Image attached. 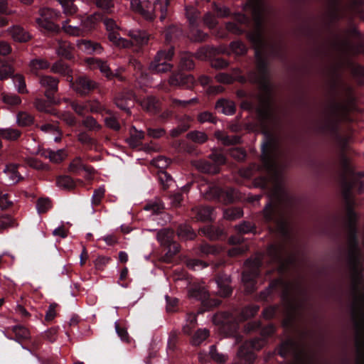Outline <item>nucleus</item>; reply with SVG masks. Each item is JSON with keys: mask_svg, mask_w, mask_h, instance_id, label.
I'll use <instances>...</instances> for the list:
<instances>
[{"mask_svg": "<svg viewBox=\"0 0 364 364\" xmlns=\"http://www.w3.org/2000/svg\"><path fill=\"white\" fill-rule=\"evenodd\" d=\"M246 6L251 9L254 21V30L247 33V37L255 46L256 70L250 71L247 77L252 83L257 84L259 89L258 105L256 108L257 118L280 119L279 109L272 101L267 63L264 58V55L267 54L278 55L280 45L264 39L263 23L265 8L262 1L248 0Z\"/></svg>", "mask_w": 364, "mask_h": 364, "instance_id": "f257e3e1", "label": "nucleus"}, {"mask_svg": "<svg viewBox=\"0 0 364 364\" xmlns=\"http://www.w3.org/2000/svg\"><path fill=\"white\" fill-rule=\"evenodd\" d=\"M340 164L345 174L342 181V195L345 200L348 220V267L350 279L351 296H364V257L356 238V215L353 210V190L360 194L364 190V173H350L348 159L344 153L340 154Z\"/></svg>", "mask_w": 364, "mask_h": 364, "instance_id": "f03ea898", "label": "nucleus"}, {"mask_svg": "<svg viewBox=\"0 0 364 364\" xmlns=\"http://www.w3.org/2000/svg\"><path fill=\"white\" fill-rule=\"evenodd\" d=\"M270 197L271 201L262 212L263 220L274 225L273 228L269 227V230L279 233L282 240L269 245L267 253L272 262L279 264V271L282 273L296 259L294 245L289 232L284 210L293 204V199L287 191L279 186L273 188Z\"/></svg>", "mask_w": 364, "mask_h": 364, "instance_id": "7ed1b4c3", "label": "nucleus"}, {"mask_svg": "<svg viewBox=\"0 0 364 364\" xmlns=\"http://www.w3.org/2000/svg\"><path fill=\"white\" fill-rule=\"evenodd\" d=\"M360 37V33L355 26L346 28L340 36H337L332 44L338 57L326 68L325 73L332 88H335L340 79L339 70L349 68L354 76H364V66L354 64L352 57L358 54L364 55V43L354 44L352 39Z\"/></svg>", "mask_w": 364, "mask_h": 364, "instance_id": "20e7f679", "label": "nucleus"}, {"mask_svg": "<svg viewBox=\"0 0 364 364\" xmlns=\"http://www.w3.org/2000/svg\"><path fill=\"white\" fill-rule=\"evenodd\" d=\"M341 90L347 100L331 103L323 113L317 126L322 132L334 136L341 153H344L348 146V139L338 134V123L340 121L351 120L349 113L354 109L355 106L353 88L346 83H342Z\"/></svg>", "mask_w": 364, "mask_h": 364, "instance_id": "39448f33", "label": "nucleus"}, {"mask_svg": "<svg viewBox=\"0 0 364 364\" xmlns=\"http://www.w3.org/2000/svg\"><path fill=\"white\" fill-rule=\"evenodd\" d=\"M261 159L267 171L274 177H277L287 166V151L281 142L274 138L263 144Z\"/></svg>", "mask_w": 364, "mask_h": 364, "instance_id": "423d86ee", "label": "nucleus"}, {"mask_svg": "<svg viewBox=\"0 0 364 364\" xmlns=\"http://www.w3.org/2000/svg\"><path fill=\"white\" fill-rule=\"evenodd\" d=\"M364 0H349V4H343L341 0H327V8L323 15V21L326 24L336 23L348 18L350 12L358 14L364 19L362 6Z\"/></svg>", "mask_w": 364, "mask_h": 364, "instance_id": "0eeeda50", "label": "nucleus"}, {"mask_svg": "<svg viewBox=\"0 0 364 364\" xmlns=\"http://www.w3.org/2000/svg\"><path fill=\"white\" fill-rule=\"evenodd\" d=\"M259 310V305L249 304L234 312H223L218 321V324L227 331V333L233 334L238 330L240 322L254 317Z\"/></svg>", "mask_w": 364, "mask_h": 364, "instance_id": "6e6552de", "label": "nucleus"}, {"mask_svg": "<svg viewBox=\"0 0 364 364\" xmlns=\"http://www.w3.org/2000/svg\"><path fill=\"white\" fill-rule=\"evenodd\" d=\"M168 4V0H165L164 3L161 0H156L154 4L149 1L132 0L131 8L148 21H153L156 16V11H159V19L163 21L166 18Z\"/></svg>", "mask_w": 364, "mask_h": 364, "instance_id": "1a4fd4ad", "label": "nucleus"}, {"mask_svg": "<svg viewBox=\"0 0 364 364\" xmlns=\"http://www.w3.org/2000/svg\"><path fill=\"white\" fill-rule=\"evenodd\" d=\"M174 235V230L171 228H163L156 234V239L161 246L167 249L166 253L160 258V261L163 262L169 263L180 252L181 245L173 240Z\"/></svg>", "mask_w": 364, "mask_h": 364, "instance_id": "9d476101", "label": "nucleus"}, {"mask_svg": "<svg viewBox=\"0 0 364 364\" xmlns=\"http://www.w3.org/2000/svg\"><path fill=\"white\" fill-rule=\"evenodd\" d=\"M262 259V256L257 255L254 259H247L245 263V269L242 273V282L247 292L249 294L255 289V279L259 274Z\"/></svg>", "mask_w": 364, "mask_h": 364, "instance_id": "9b49d317", "label": "nucleus"}, {"mask_svg": "<svg viewBox=\"0 0 364 364\" xmlns=\"http://www.w3.org/2000/svg\"><path fill=\"white\" fill-rule=\"evenodd\" d=\"M356 329L355 348L358 354L357 364H364V314L355 321Z\"/></svg>", "mask_w": 364, "mask_h": 364, "instance_id": "f8f14e48", "label": "nucleus"}, {"mask_svg": "<svg viewBox=\"0 0 364 364\" xmlns=\"http://www.w3.org/2000/svg\"><path fill=\"white\" fill-rule=\"evenodd\" d=\"M208 198L217 199L224 203H231L237 198V191L232 188L222 189L218 187H213L210 189Z\"/></svg>", "mask_w": 364, "mask_h": 364, "instance_id": "ddd939ff", "label": "nucleus"}, {"mask_svg": "<svg viewBox=\"0 0 364 364\" xmlns=\"http://www.w3.org/2000/svg\"><path fill=\"white\" fill-rule=\"evenodd\" d=\"M59 80L50 75H43L40 78V84L45 89L44 95L51 104H56L54 95L58 90Z\"/></svg>", "mask_w": 364, "mask_h": 364, "instance_id": "4468645a", "label": "nucleus"}, {"mask_svg": "<svg viewBox=\"0 0 364 364\" xmlns=\"http://www.w3.org/2000/svg\"><path fill=\"white\" fill-rule=\"evenodd\" d=\"M134 97L135 95L132 90H124L115 97L114 103L118 108L131 115L130 107H133Z\"/></svg>", "mask_w": 364, "mask_h": 364, "instance_id": "2eb2a0df", "label": "nucleus"}, {"mask_svg": "<svg viewBox=\"0 0 364 364\" xmlns=\"http://www.w3.org/2000/svg\"><path fill=\"white\" fill-rule=\"evenodd\" d=\"M264 343V341L260 338L252 340L250 343L251 349H246L245 346H242L239 348L238 354L249 364L253 363L255 360V355L253 350H260L263 347Z\"/></svg>", "mask_w": 364, "mask_h": 364, "instance_id": "dca6fc26", "label": "nucleus"}, {"mask_svg": "<svg viewBox=\"0 0 364 364\" xmlns=\"http://www.w3.org/2000/svg\"><path fill=\"white\" fill-rule=\"evenodd\" d=\"M73 85L74 90L80 95H87L97 87V83L86 75L77 77Z\"/></svg>", "mask_w": 364, "mask_h": 364, "instance_id": "f3484780", "label": "nucleus"}, {"mask_svg": "<svg viewBox=\"0 0 364 364\" xmlns=\"http://www.w3.org/2000/svg\"><path fill=\"white\" fill-rule=\"evenodd\" d=\"M191 164L202 173L216 175L220 173V169H216L215 166L213 165L208 159L193 160Z\"/></svg>", "mask_w": 364, "mask_h": 364, "instance_id": "a211bd4d", "label": "nucleus"}, {"mask_svg": "<svg viewBox=\"0 0 364 364\" xmlns=\"http://www.w3.org/2000/svg\"><path fill=\"white\" fill-rule=\"evenodd\" d=\"M200 301V307L197 313L202 314L205 311L213 310L215 308L219 306L222 303L221 300L216 299V297H198Z\"/></svg>", "mask_w": 364, "mask_h": 364, "instance_id": "6ab92c4d", "label": "nucleus"}, {"mask_svg": "<svg viewBox=\"0 0 364 364\" xmlns=\"http://www.w3.org/2000/svg\"><path fill=\"white\" fill-rule=\"evenodd\" d=\"M141 106L146 112L156 114L161 109V102L154 96H148L141 101Z\"/></svg>", "mask_w": 364, "mask_h": 364, "instance_id": "aec40b11", "label": "nucleus"}, {"mask_svg": "<svg viewBox=\"0 0 364 364\" xmlns=\"http://www.w3.org/2000/svg\"><path fill=\"white\" fill-rule=\"evenodd\" d=\"M50 70L53 73H57L66 76L68 81L70 82H73V70L66 63H65L62 60H58L55 62L54 64H53Z\"/></svg>", "mask_w": 364, "mask_h": 364, "instance_id": "412c9836", "label": "nucleus"}, {"mask_svg": "<svg viewBox=\"0 0 364 364\" xmlns=\"http://www.w3.org/2000/svg\"><path fill=\"white\" fill-rule=\"evenodd\" d=\"M40 154L44 158L49 159V160L55 164H59L65 159L67 154L64 149H59L56 151L46 149L40 152Z\"/></svg>", "mask_w": 364, "mask_h": 364, "instance_id": "4be33fe9", "label": "nucleus"}, {"mask_svg": "<svg viewBox=\"0 0 364 364\" xmlns=\"http://www.w3.org/2000/svg\"><path fill=\"white\" fill-rule=\"evenodd\" d=\"M171 60H162L158 63L151 61L149 65V70L154 73H166L171 72L173 65L170 63Z\"/></svg>", "mask_w": 364, "mask_h": 364, "instance_id": "5701e85b", "label": "nucleus"}, {"mask_svg": "<svg viewBox=\"0 0 364 364\" xmlns=\"http://www.w3.org/2000/svg\"><path fill=\"white\" fill-rule=\"evenodd\" d=\"M195 68L193 55L189 52H183L180 55L179 70L191 71Z\"/></svg>", "mask_w": 364, "mask_h": 364, "instance_id": "b1692460", "label": "nucleus"}, {"mask_svg": "<svg viewBox=\"0 0 364 364\" xmlns=\"http://www.w3.org/2000/svg\"><path fill=\"white\" fill-rule=\"evenodd\" d=\"M213 208L209 206H200L191 209L192 215L197 220L208 221L210 220V215Z\"/></svg>", "mask_w": 364, "mask_h": 364, "instance_id": "393cba45", "label": "nucleus"}, {"mask_svg": "<svg viewBox=\"0 0 364 364\" xmlns=\"http://www.w3.org/2000/svg\"><path fill=\"white\" fill-rule=\"evenodd\" d=\"M268 288L270 289L269 294H277L281 291L282 296H288L290 287L289 284L284 282L282 279H277L270 282Z\"/></svg>", "mask_w": 364, "mask_h": 364, "instance_id": "a878e982", "label": "nucleus"}, {"mask_svg": "<svg viewBox=\"0 0 364 364\" xmlns=\"http://www.w3.org/2000/svg\"><path fill=\"white\" fill-rule=\"evenodd\" d=\"M84 170L88 174H92L94 172L93 168L87 166L82 163V159L80 157L74 159L69 165L68 171L73 174H78L80 171Z\"/></svg>", "mask_w": 364, "mask_h": 364, "instance_id": "bb28decb", "label": "nucleus"}, {"mask_svg": "<svg viewBox=\"0 0 364 364\" xmlns=\"http://www.w3.org/2000/svg\"><path fill=\"white\" fill-rule=\"evenodd\" d=\"M9 32L15 41L26 43L31 39L30 34L19 26H14L9 28Z\"/></svg>", "mask_w": 364, "mask_h": 364, "instance_id": "cd10ccee", "label": "nucleus"}, {"mask_svg": "<svg viewBox=\"0 0 364 364\" xmlns=\"http://www.w3.org/2000/svg\"><path fill=\"white\" fill-rule=\"evenodd\" d=\"M296 348V342L291 339H288L279 344L278 346V353L282 358H286L295 351Z\"/></svg>", "mask_w": 364, "mask_h": 364, "instance_id": "c85d7f7f", "label": "nucleus"}, {"mask_svg": "<svg viewBox=\"0 0 364 364\" xmlns=\"http://www.w3.org/2000/svg\"><path fill=\"white\" fill-rule=\"evenodd\" d=\"M175 55V47L169 46L167 48L159 49L154 55L152 61L158 63L162 60H172Z\"/></svg>", "mask_w": 364, "mask_h": 364, "instance_id": "c756f323", "label": "nucleus"}, {"mask_svg": "<svg viewBox=\"0 0 364 364\" xmlns=\"http://www.w3.org/2000/svg\"><path fill=\"white\" fill-rule=\"evenodd\" d=\"M176 234L182 240H193L196 237V234L187 224H181L178 226Z\"/></svg>", "mask_w": 364, "mask_h": 364, "instance_id": "7c9ffc66", "label": "nucleus"}, {"mask_svg": "<svg viewBox=\"0 0 364 364\" xmlns=\"http://www.w3.org/2000/svg\"><path fill=\"white\" fill-rule=\"evenodd\" d=\"M208 159L213 165L215 166L216 169L220 170V166L226 163V158L221 151L213 149L208 155Z\"/></svg>", "mask_w": 364, "mask_h": 364, "instance_id": "2f4dec72", "label": "nucleus"}, {"mask_svg": "<svg viewBox=\"0 0 364 364\" xmlns=\"http://www.w3.org/2000/svg\"><path fill=\"white\" fill-rule=\"evenodd\" d=\"M200 231L211 240H218L224 234L223 229L213 225L201 228Z\"/></svg>", "mask_w": 364, "mask_h": 364, "instance_id": "473e14b6", "label": "nucleus"}, {"mask_svg": "<svg viewBox=\"0 0 364 364\" xmlns=\"http://www.w3.org/2000/svg\"><path fill=\"white\" fill-rule=\"evenodd\" d=\"M144 137V133L141 131H138L135 127H132L130 130V136L126 141L132 148H136L141 144V140Z\"/></svg>", "mask_w": 364, "mask_h": 364, "instance_id": "72a5a7b5", "label": "nucleus"}, {"mask_svg": "<svg viewBox=\"0 0 364 364\" xmlns=\"http://www.w3.org/2000/svg\"><path fill=\"white\" fill-rule=\"evenodd\" d=\"M12 333L15 337L14 340L18 343L26 341L30 338L28 329L21 325L14 326L12 328Z\"/></svg>", "mask_w": 364, "mask_h": 364, "instance_id": "f704fd0d", "label": "nucleus"}, {"mask_svg": "<svg viewBox=\"0 0 364 364\" xmlns=\"http://www.w3.org/2000/svg\"><path fill=\"white\" fill-rule=\"evenodd\" d=\"M100 19H102V14L100 13H95L87 16L82 23L81 28L83 29L84 33L93 28L95 23L100 21Z\"/></svg>", "mask_w": 364, "mask_h": 364, "instance_id": "c9c22d12", "label": "nucleus"}, {"mask_svg": "<svg viewBox=\"0 0 364 364\" xmlns=\"http://www.w3.org/2000/svg\"><path fill=\"white\" fill-rule=\"evenodd\" d=\"M215 108H221L222 112L225 114H232L235 112V103L225 99L218 100L215 104Z\"/></svg>", "mask_w": 364, "mask_h": 364, "instance_id": "e433bc0d", "label": "nucleus"}, {"mask_svg": "<svg viewBox=\"0 0 364 364\" xmlns=\"http://www.w3.org/2000/svg\"><path fill=\"white\" fill-rule=\"evenodd\" d=\"M131 40L129 41V46L135 45H144L148 42V38L146 34L139 31H133L129 32Z\"/></svg>", "mask_w": 364, "mask_h": 364, "instance_id": "4c0bfd02", "label": "nucleus"}, {"mask_svg": "<svg viewBox=\"0 0 364 364\" xmlns=\"http://www.w3.org/2000/svg\"><path fill=\"white\" fill-rule=\"evenodd\" d=\"M50 66L49 62L43 58H36L30 61L29 68L31 73H36L39 70L48 69Z\"/></svg>", "mask_w": 364, "mask_h": 364, "instance_id": "58836bf2", "label": "nucleus"}, {"mask_svg": "<svg viewBox=\"0 0 364 364\" xmlns=\"http://www.w3.org/2000/svg\"><path fill=\"white\" fill-rule=\"evenodd\" d=\"M21 134V131H19L17 129H0V137L9 141H15L18 139L20 137Z\"/></svg>", "mask_w": 364, "mask_h": 364, "instance_id": "ea45409f", "label": "nucleus"}, {"mask_svg": "<svg viewBox=\"0 0 364 364\" xmlns=\"http://www.w3.org/2000/svg\"><path fill=\"white\" fill-rule=\"evenodd\" d=\"M186 16L191 27L193 28L198 26V20L200 16V12L198 9L192 6L186 7Z\"/></svg>", "mask_w": 364, "mask_h": 364, "instance_id": "a19ab883", "label": "nucleus"}, {"mask_svg": "<svg viewBox=\"0 0 364 364\" xmlns=\"http://www.w3.org/2000/svg\"><path fill=\"white\" fill-rule=\"evenodd\" d=\"M182 35V31L176 26H169L165 31V41L169 44L174 39L179 38Z\"/></svg>", "mask_w": 364, "mask_h": 364, "instance_id": "79ce46f5", "label": "nucleus"}, {"mask_svg": "<svg viewBox=\"0 0 364 364\" xmlns=\"http://www.w3.org/2000/svg\"><path fill=\"white\" fill-rule=\"evenodd\" d=\"M189 296H209L210 292L203 284H193L188 290Z\"/></svg>", "mask_w": 364, "mask_h": 364, "instance_id": "37998d69", "label": "nucleus"}, {"mask_svg": "<svg viewBox=\"0 0 364 364\" xmlns=\"http://www.w3.org/2000/svg\"><path fill=\"white\" fill-rule=\"evenodd\" d=\"M82 124L89 131L97 132L102 129V125L92 116L85 117L82 121Z\"/></svg>", "mask_w": 364, "mask_h": 364, "instance_id": "c03bdc74", "label": "nucleus"}, {"mask_svg": "<svg viewBox=\"0 0 364 364\" xmlns=\"http://www.w3.org/2000/svg\"><path fill=\"white\" fill-rule=\"evenodd\" d=\"M56 183L58 187L65 190H72L75 187L74 181L68 176H60L58 177Z\"/></svg>", "mask_w": 364, "mask_h": 364, "instance_id": "a18cd8bd", "label": "nucleus"}, {"mask_svg": "<svg viewBox=\"0 0 364 364\" xmlns=\"http://www.w3.org/2000/svg\"><path fill=\"white\" fill-rule=\"evenodd\" d=\"M217 283L223 296H229L232 293V289L230 286V279L229 277H220L217 280Z\"/></svg>", "mask_w": 364, "mask_h": 364, "instance_id": "49530a36", "label": "nucleus"}, {"mask_svg": "<svg viewBox=\"0 0 364 364\" xmlns=\"http://www.w3.org/2000/svg\"><path fill=\"white\" fill-rule=\"evenodd\" d=\"M40 18L37 19H43L45 21H52L58 19L60 16V13L49 8H43L39 10Z\"/></svg>", "mask_w": 364, "mask_h": 364, "instance_id": "de8ad7c7", "label": "nucleus"}, {"mask_svg": "<svg viewBox=\"0 0 364 364\" xmlns=\"http://www.w3.org/2000/svg\"><path fill=\"white\" fill-rule=\"evenodd\" d=\"M33 121V117L28 112H19L17 114V123L20 127L31 126Z\"/></svg>", "mask_w": 364, "mask_h": 364, "instance_id": "09e8293b", "label": "nucleus"}, {"mask_svg": "<svg viewBox=\"0 0 364 364\" xmlns=\"http://www.w3.org/2000/svg\"><path fill=\"white\" fill-rule=\"evenodd\" d=\"M209 336V331L206 329L197 330L191 338V343L193 346L200 345Z\"/></svg>", "mask_w": 364, "mask_h": 364, "instance_id": "8fccbe9b", "label": "nucleus"}, {"mask_svg": "<svg viewBox=\"0 0 364 364\" xmlns=\"http://www.w3.org/2000/svg\"><path fill=\"white\" fill-rule=\"evenodd\" d=\"M63 6V12L66 15H74L77 11V7L74 0H57Z\"/></svg>", "mask_w": 364, "mask_h": 364, "instance_id": "3c124183", "label": "nucleus"}, {"mask_svg": "<svg viewBox=\"0 0 364 364\" xmlns=\"http://www.w3.org/2000/svg\"><path fill=\"white\" fill-rule=\"evenodd\" d=\"M18 164H10L6 165L4 171L10 174L11 182L17 183L21 179V176L18 171Z\"/></svg>", "mask_w": 364, "mask_h": 364, "instance_id": "603ef678", "label": "nucleus"}, {"mask_svg": "<svg viewBox=\"0 0 364 364\" xmlns=\"http://www.w3.org/2000/svg\"><path fill=\"white\" fill-rule=\"evenodd\" d=\"M14 82L16 84L17 91L19 94H26L28 92L26 88L25 77L21 74H16L12 76Z\"/></svg>", "mask_w": 364, "mask_h": 364, "instance_id": "864d4df0", "label": "nucleus"}, {"mask_svg": "<svg viewBox=\"0 0 364 364\" xmlns=\"http://www.w3.org/2000/svg\"><path fill=\"white\" fill-rule=\"evenodd\" d=\"M187 138L198 144H203L208 139V135L205 132L199 131H193L188 133Z\"/></svg>", "mask_w": 364, "mask_h": 364, "instance_id": "5fc2aeb1", "label": "nucleus"}, {"mask_svg": "<svg viewBox=\"0 0 364 364\" xmlns=\"http://www.w3.org/2000/svg\"><path fill=\"white\" fill-rule=\"evenodd\" d=\"M58 54L68 60H70L73 58L72 48L70 44L66 42L59 43V48L58 49Z\"/></svg>", "mask_w": 364, "mask_h": 364, "instance_id": "6e6d98bb", "label": "nucleus"}, {"mask_svg": "<svg viewBox=\"0 0 364 364\" xmlns=\"http://www.w3.org/2000/svg\"><path fill=\"white\" fill-rule=\"evenodd\" d=\"M63 30L68 34L74 36H83L84 31L80 27L73 26L68 24V21H65L62 27Z\"/></svg>", "mask_w": 364, "mask_h": 364, "instance_id": "4d7b16f0", "label": "nucleus"}, {"mask_svg": "<svg viewBox=\"0 0 364 364\" xmlns=\"http://www.w3.org/2000/svg\"><path fill=\"white\" fill-rule=\"evenodd\" d=\"M108 38L110 41L113 42L117 46H122L124 48L129 47V40L120 38L118 33L115 32L114 31H109L108 33Z\"/></svg>", "mask_w": 364, "mask_h": 364, "instance_id": "13d9d810", "label": "nucleus"}, {"mask_svg": "<svg viewBox=\"0 0 364 364\" xmlns=\"http://www.w3.org/2000/svg\"><path fill=\"white\" fill-rule=\"evenodd\" d=\"M243 212L240 208H230L224 211V218L226 220H234L242 216Z\"/></svg>", "mask_w": 364, "mask_h": 364, "instance_id": "bf43d9fd", "label": "nucleus"}, {"mask_svg": "<svg viewBox=\"0 0 364 364\" xmlns=\"http://www.w3.org/2000/svg\"><path fill=\"white\" fill-rule=\"evenodd\" d=\"M196 85V80L192 75L181 73L179 87H185L186 89L192 90Z\"/></svg>", "mask_w": 364, "mask_h": 364, "instance_id": "052dcab7", "label": "nucleus"}, {"mask_svg": "<svg viewBox=\"0 0 364 364\" xmlns=\"http://www.w3.org/2000/svg\"><path fill=\"white\" fill-rule=\"evenodd\" d=\"M2 101L9 105L16 106L21 103V99L15 94L2 93Z\"/></svg>", "mask_w": 364, "mask_h": 364, "instance_id": "680f3d73", "label": "nucleus"}, {"mask_svg": "<svg viewBox=\"0 0 364 364\" xmlns=\"http://www.w3.org/2000/svg\"><path fill=\"white\" fill-rule=\"evenodd\" d=\"M36 23L41 27L48 31L58 33L60 28L58 25L55 24L52 21H45L43 19H36Z\"/></svg>", "mask_w": 364, "mask_h": 364, "instance_id": "e2e57ef3", "label": "nucleus"}, {"mask_svg": "<svg viewBox=\"0 0 364 364\" xmlns=\"http://www.w3.org/2000/svg\"><path fill=\"white\" fill-rule=\"evenodd\" d=\"M191 41L197 43H201L206 41L209 37L208 34L206 33H204L200 29L195 28L193 27L191 31Z\"/></svg>", "mask_w": 364, "mask_h": 364, "instance_id": "0e129e2a", "label": "nucleus"}, {"mask_svg": "<svg viewBox=\"0 0 364 364\" xmlns=\"http://www.w3.org/2000/svg\"><path fill=\"white\" fill-rule=\"evenodd\" d=\"M52 206L49 198H41L37 200L36 208L40 214L46 213Z\"/></svg>", "mask_w": 364, "mask_h": 364, "instance_id": "69168bd1", "label": "nucleus"}, {"mask_svg": "<svg viewBox=\"0 0 364 364\" xmlns=\"http://www.w3.org/2000/svg\"><path fill=\"white\" fill-rule=\"evenodd\" d=\"M209 355L210 358L218 363H224L226 361V356L222 353H220L215 345H212L210 347Z\"/></svg>", "mask_w": 364, "mask_h": 364, "instance_id": "338daca9", "label": "nucleus"}, {"mask_svg": "<svg viewBox=\"0 0 364 364\" xmlns=\"http://www.w3.org/2000/svg\"><path fill=\"white\" fill-rule=\"evenodd\" d=\"M230 47L232 51L237 55H244L247 52V48L245 45L240 41L230 43Z\"/></svg>", "mask_w": 364, "mask_h": 364, "instance_id": "774afa93", "label": "nucleus"}]
</instances>
